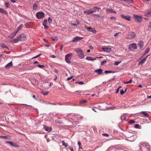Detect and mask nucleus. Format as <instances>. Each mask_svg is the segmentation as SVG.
<instances>
[{
  "mask_svg": "<svg viewBox=\"0 0 151 151\" xmlns=\"http://www.w3.org/2000/svg\"><path fill=\"white\" fill-rule=\"evenodd\" d=\"M72 56L73 54L72 53L68 54L65 56V61L68 64H70L71 63Z\"/></svg>",
  "mask_w": 151,
  "mask_h": 151,
  "instance_id": "nucleus-1",
  "label": "nucleus"
},
{
  "mask_svg": "<svg viewBox=\"0 0 151 151\" xmlns=\"http://www.w3.org/2000/svg\"><path fill=\"white\" fill-rule=\"evenodd\" d=\"M136 36V34L134 32H131L128 33L126 39L129 40H131L134 38Z\"/></svg>",
  "mask_w": 151,
  "mask_h": 151,
  "instance_id": "nucleus-2",
  "label": "nucleus"
},
{
  "mask_svg": "<svg viewBox=\"0 0 151 151\" xmlns=\"http://www.w3.org/2000/svg\"><path fill=\"white\" fill-rule=\"evenodd\" d=\"M75 51L78 54V55L80 58L83 59L84 58V54L83 51L79 49H77L75 50Z\"/></svg>",
  "mask_w": 151,
  "mask_h": 151,
  "instance_id": "nucleus-3",
  "label": "nucleus"
},
{
  "mask_svg": "<svg viewBox=\"0 0 151 151\" xmlns=\"http://www.w3.org/2000/svg\"><path fill=\"white\" fill-rule=\"evenodd\" d=\"M133 17L134 19L137 22L139 23L141 22L142 21V16H139L136 14L133 15Z\"/></svg>",
  "mask_w": 151,
  "mask_h": 151,
  "instance_id": "nucleus-4",
  "label": "nucleus"
},
{
  "mask_svg": "<svg viewBox=\"0 0 151 151\" xmlns=\"http://www.w3.org/2000/svg\"><path fill=\"white\" fill-rule=\"evenodd\" d=\"M36 16L37 18L40 19L44 18L45 14L43 12H39L36 13Z\"/></svg>",
  "mask_w": 151,
  "mask_h": 151,
  "instance_id": "nucleus-5",
  "label": "nucleus"
},
{
  "mask_svg": "<svg viewBox=\"0 0 151 151\" xmlns=\"http://www.w3.org/2000/svg\"><path fill=\"white\" fill-rule=\"evenodd\" d=\"M26 36L24 34H22L18 36L19 41H23L26 40Z\"/></svg>",
  "mask_w": 151,
  "mask_h": 151,
  "instance_id": "nucleus-6",
  "label": "nucleus"
},
{
  "mask_svg": "<svg viewBox=\"0 0 151 151\" xmlns=\"http://www.w3.org/2000/svg\"><path fill=\"white\" fill-rule=\"evenodd\" d=\"M120 17L123 19L127 20L128 21H130L131 20V18L130 17L129 15L126 16H124L123 14L120 15Z\"/></svg>",
  "mask_w": 151,
  "mask_h": 151,
  "instance_id": "nucleus-7",
  "label": "nucleus"
},
{
  "mask_svg": "<svg viewBox=\"0 0 151 151\" xmlns=\"http://www.w3.org/2000/svg\"><path fill=\"white\" fill-rule=\"evenodd\" d=\"M130 50L137 49V45L135 43H133L130 44L129 47Z\"/></svg>",
  "mask_w": 151,
  "mask_h": 151,
  "instance_id": "nucleus-8",
  "label": "nucleus"
},
{
  "mask_svg": "<svg viewBox=\"0 0 151 151\" xmlns=\"http://www.w3.org/2000/svg\"><path fill=\"white\" fill-rule=\"evenodd\" d=\"M83 38L78 36H76L74 37L72 40V41L73 42H77L82 40Z\"/></svg>",
  "mask_w": 151,
  "mask_h": 151,
  "instance_id": "nucleus-9",
  "label": "nucleus"
},
{
  "mask_svg": "<svg viewBox=\"0 0 151 151\" xmlns=\"http://www.w3.org/2000/svg\"><path fill=\"white\" fill-rule=\"evenodd\" d=\"M140 116L142 117H148V115L146 111H142L140 113Z\"/></svg>",
  "mask_w": 151,
  "mask_h": 151,
  "instance_id": "nucleus-10",
  "label": "nucleus"
},
{
  "mask_svg": "<svg viewBox=\"0 0 151 151\" xmlns=\"http://www.w3.org/2000/svg\"><path fill=\"white\" fill-rule=\"evenodd\" d=\"M103 51L109 53L112 51L111 48H108L107 47H104L103 48Z\"/></svg>",
  "mask_w": 151,
  "mask_h": 151,
  "instance_id": "nucleus-11",
  "label": "nucleus"
},
{
  "mask_svg": "<svg viewBox=\"0 0 151 151\" xmlns=\"http://www.w3.org/2000/svg\"><path fill=\"white\" fill-rule=\"evenodd\" d=\"M43 128L45 131H47L50 132L52 130V129L51 127H50L45 125H43Z\"/></svg>",
  "mask_w": 151,
  "mask_h": 151,
  "instance_id": "nucleus-12",
  "label": "nucleus"
},
{
  "mask_svg": "<svg viewBox=\"0 0 151 151\" xmlns=\"http://www.w3.org/2000/svg\"><path fill=\"white\" fill-rule=\"evenodd\" d=\"M103 71V70L101 68H99L95 70V72L97 73L99 75L102 74Z\"/></svg>",
  "mask_w": 151,
  "mask_h": 151,
  "instance_id": "nucleus-13",
  "label": "nucleus"
},
{
  "mask_svg": "<svg viewBox=\"0 0 151 151\" xmlns=\"http://www.w3.org/2000/svg\"><path fill=\"white\" fill-rule=\"evenodd\" d=\"M138 45L139 46L140 49L142 50L144 46V42L142 41H139L138 43Z\"/></svg>",
  "mask_w": 151,
  "mask_h": 151,
  "instance_id": "nucleus-14",
  "label": "nucleus"
},
{
  "mask_svg": "<svg viewBox=\"0 0 151 151\" xmlns=\"http://www.w3.org/2000/svg\"><path fill=\"white\" fill-rule=\"evenodd\" d=\"M144 16L147 17H150L151 16V10L145 14Z\"/></svg>",
  "mask_w": 151,
  "mask_h": 151,
  "instance_id": "nucleus-15",
  "label": "nucleus"
},
{
  "mask_svg": "<svg viewBox=\"0 0 151 151\" xmlns=\"http://www.w3.org/2000/svg\"><path fill=\"white\" fill-rule=\"evenodd\" d=\"M47 23V19H45L44 20V22L42 23L43 25L44 26L45 29H47L48 27L47 26L46 24Z\"/></svg>",
  "mask_w": 151,
  "mask_h": 151,
  "instance_id": "nucleus-16",
  "label": "nucleus"
},
{
  "mask_svg": "<svg viewBox=\"0 0 151 151\" xmlns=\"http://www.w3.org/2000/svg\"><path fill=\"white\" fill-rule=\"evenodd\" d=\"M17 32H14L12 33L11 34L9 35L8 37H10L11 38H13L14 36L17 34Z\"/></svg>",
  "mask_w": 151,
  "mask_h": 151,
  "instance_id": "nucleus-17",
  "label": "nucleus"
},
{
  "mask_svg": "<svg viewBox=\"0 0 151 151\" xmlns=\"http://www.w3.org/2000/svg\"><path fill=\"white\" fill-rule=\"evenodd\" d=\"M12 66H13V65H12V62H11L10 63H8L7 65H6L5 67L6 68H10L11 67H12Z\"/></svg>",
  "mask_w": 151,
  "mask_h": 151,
  "instance_id": "nucleus-18",
  "label": "nucleus"
},
{
  "mask_svg": "<svg viewBox=\"0 0 151 151\" xmlns=\"http://www.w3.org/2000/svg\"><path fill=\"white\" fill-rule=\"evenodd\" d=\"M0 12L6 15L7 14V12L6 11L1 8H0Z\"/></svg>",
  "mask_w": 151,
  "mask_h": 151,
  "instance_id": "nucleus-19",
  "label": "nucleus"
},
{
  "mask_svg": "<svg viewBox=\"0 0 151 151\" xmlns=\"http://www.w3.org/2000/svg\"><path fill=\"white\" fill-rule=\"evenodd\" d=\"M23 27V25L22 24H20L18 27L16 31L17 32H18Z\"/></svg>",
  "mask_w": 151,
  "mask_h": 151,
  "instance_id": "nucleus-20",
  "label": "nucleus"
},
{
  "mask_svg": "<svg viewBox=\"0 0 151 151\" xmlns=\"http://www.w3.org/2000/svg\"><path fill=\"white\" fill-rule=\"evenodd\" d=\"M121 120L123 121H126V116L125 115H123L121 116Z\"/></svg>",
  "mask_w": 151,
  "mask_h": 151,
  "instance_id": "nucleus-21",
  "label": "nucleus"
},
{
  "mask_svg": "<svg viewBox=\"0 0 151 151\" xmlns=\"http://www.w3.org/2000/svg\"><path fill=\"white\" fill-rule=\"evenodd\" d=\"M6 143L7 144H9L12 146H15V145L14 144V143L13 142L7 141L6 142Z\"/></svg>",
  "mask_w": 151,
  "mask_h": 151,
  "instance_id": "nucleus-22",
  "label": "nucleus"
},
{
  "mask_svg": "<svg viewBox=\"0 0 151 151\" xmlns=\"http://www.w3.org/2000/svg\"><path fill=\"white\" fill-rule=\"evenodd\" d=\"M19 41V40L18 36L17 38L14 39L13 40L12 42L13 43H16L17 42Z\"/></svg>",
  "mask_w": 151,
  "mask_h": 151,
  "instance_id": "nucleus-23",
  "label": "nucleus"
},
{
  "mask_svg": "<svg viewBox=\"0 0 151 151\" xmlns=\"http://www.w3.org/2000/svg\"><path fill=\"white\" fill-rule=\"evenodd\" d=\"M1 46L3 48H6L9 49L8 47L4 44H1Z\"/></svg>",
  "mask_w": 151,
  "mask_h": 151,
  "instance_id": "nucleus-24",
  "label": "nucleus"
},
{
  "mask_svg": "<svg viewBox=\"0 0 151 151\" xmlns=\"http://www.w3.org/2000/svg\"><path fill=\"white\" fill-rule=\"evenodd\" d=\"M150 50V48L149 47L147 48L145 50V53H144V55H145L147 54Z\"/></svg>",
  "mask_w": 151,
  "mask_h": 151,
  "instance_id": "nucleus-25",
  "label": "nucleus"
},
{
  "mask_svg": "<svg viewBox=\"0 0 151 151\" xmlns=\"http://www.w3.org/2000/svg\"><path fill=\"white\" fill-rule=\"evenodd\" d=\"M62 143L63 145L65 147H67L68 146V144L67 143H65L64 140H62Z\"/></svg>",
  "mask_w": 151,
  "mask_h": 151,
  "instance_id": "nucleus-26",
  "label": "nucleus"
},
{
  "mask_svg": "<svg viewBox=\"0 0 151 151\" xmlns=\"http://www.w3.org/2000/svg\"><path fill=\"white\" fill-rule=\"evenodd\" d=\"M8 136H0V138L2 139H8L9 138Z\"/></svg>",
  "mask_w": 151,
  "mask_h": 151,
  "instance_id": "nucleus-27",
  "label": "nucleus"
},
{
  "mask_svg": "<svg viewBox=\"0 0 151 151\" xmlns=\"http://www.w3.org/2000/svg\"><path fill=\"white\" fill-rule=\"evenodd\" d=\"M86 29L89 32H92L93 33H94V31L93 30V29L91 27H86Z\"/></svg>",
  "mask_w": 151,
  "mask_h": 151,
  "instance_id": "nucleus-28",
  "label": "nucleus"
},
{
  "mask_svg": "<svg viewBox=\"0 0 151 151\" xmlns=\"http://www.w3.org/2000/svg\"><path fill=\"white\" fill-rule=\"evenodd\" d=\"M127 89H125V90L124 91L123 89L121 90L120 91V93L121 95H123L126 91Z\"/></svg>",
  "mask_w": 151,
  "mask_h": 151,
  "instance_id": "nucleus-29",
  "label": "nucleus"
},
{
  "mask_svg": "<svg viewBox=\"0 0 151 151\" xmlns=\"http://www.w3.org/2000/svg\"><path fill=\"white\" fill-rule=\"evenodd\" d=\"M41 93L44 95H47L49 93V92H48L45 91H42L41 92Z\"/></svg>",
  "mask_w": 151,
  "mask_h": 151,
  "instance_id": "nucleus-30",
  "label": "nucleus"
},
{
  "mask_svg": "<svg viewBox=\"0 0 151 151\" xmlns=\"http://www.w3.org/2000/svg\"><path fill=\"white\" fill-rule=\"evenodd\" d=\"M86 59L89 60L93 61L94 60V59L92 58H91L89 57H86Z\"/></svg>",
  "mask_w": 151,
  "mask_h": 151,
  "instance_id": "nucleus-31",
  "label": "nucleus"
},
{
  "mask_svg": "<svg viewBox=\"0 0 151 151\" xmlns=\"http://www.w3.org/2000/svg\"><path fill=\"white\" fill-rule=\"evenodd\" d=\"M52 40L54 42H56L58 40V38L57 37H55L54 38H52Z\"/></svg>",
  "mask_w": 151,
  "mask_h": 151,
  "instance_id": "nucleus-32",
  "label": "nucleus"
},
{
  "mask_svg": "<svg viewBox=\"0 0 151 151\" xmlns=\"http://www.w3.org/2000/svg\"><path fill=\"white\" fill-rule=\"evenodd\" d=\"M146 60L143 58L139 62V64L140 65L144 63Z\"/></svg>",
  "mask_w": 151,
  "mask_h": 151,
  "instance_id": "nucleus-33",
  "label": "nucleus"
},
{
  "mask_svg": "<svg viewBox=\"0 0 151 151\" xmlns=\"http://www.w3.org/2000/svg\"><path fill=\"white\" fill-rule=\"evenodd\" d=\"M106 74V73H114V72L111 71H109V70H105L104 72Z\"/></svg>",
  "mask_w": 151,
  "mask_h": 151,
  "instance_id": "nucleus-34",
  "label": "nucleus"
},
{
  "mask_svg": "<svg viewBox=\"0 0 151 151\" xmlns=\"http://www.w3.org/2000/svg\"><path fill=\"white\" fill-rule=\"evenodd\" d=\"M37 5L35 4L33 5V9L36 10L37 9Z\"/></svg>",
  "mask_w": 151,
  "mask_h": 151,
  "instance_id": "nucleus-35",
  "label": "nucleus"
},
{
  "mask_svg": "<svg viewBox=\"0 0 151 151\" xmlns=\"http://www.w3.org/2000/svg\"><path fill=\"white\" fill-rule=\"evenodd\" d=\"M135 122L133 120H131L129 122V124L130 125L132 124L133 123Z\"/></svg>",
  "mask_w": 151,
  "mask_h": 151,
  "instance_id": "nucleus-36",
  "label": "nucleus"
},
{
  "mask_svg": "<svg viewBox=\"0 0 151 151\" xmlns=\"http://www.w3.org/2000/svg\"><path fill=\"white\" fill-rule=\"evenodd\" d=\"M5 5L6 8H8L9 7V2L5 3Z\"/></svg>",
  "mask_w": 151,
  "mask_h": 151,
  "instance_id": "nucleus-37",
  "label": "nucleus"
},
{
  "mask_svg": "<svg viewBox=\"0 0 151 151\" xmlns=\"http://www.w3.org/2000/svg\"><path fill=\"white\" fill-rule=\"evenodd\" d=\"M37 66L39 68H43L45 67V66L44 65H37Z\"/></svg>",
  "mask_w": 151,
  "mask_h": 151,
  "instance_id": "nucleus-38",
  "label": "nucleus"
},
{
  "mask_svg": "<svg viewBox=\"0 0 151 151\" xmlns=\"http://www.w3.org/2000/svg\"><path fill=\"white\" fill-rule=\"evenodd\" d=\"M140 126L138 124H136L135 125L134 127L136 128L139 129Z\"/></svg>",
  "mask_w": 151,
  "mask_h": 151,
  "instance_id": "nucleus-39",
  "label": "nucleus"
},
{
  "mask_svg": "<svg viewBox=\"0 0 151 151\" xmlns=\"http://www.w3.org/2000/svg\"><path fill=\"white\" fill-rule=\"evenodd\" d=\"M121 63V62L116 61L114 62V65H118Z\"/></svg>",
  "mask_w": 151,
  "mask_h": 151,
  "instance_id": "nucleus-40",
  "label": "nucleus"
},
{
  "mask_svg": "<svg viewBox=\"0 0 151 151\" xmlns=\"http://www.w3.org/2000/svg\"><path fill=\"white\" fill-rule=\"evenodd\" d=\"M48 22L49 23H51L52 22V19L50 17H49L48 19Z\"/></svg>",
  "mask_w": 151,
  "mask_h": 151,
  "instance_id": "nucleus-41",
  "label": "nucleus"
},
{
  "mask_svg": "<svg viewBox=\"0 0 151 151\" xmlns=\"http://www.w3.org/2000/svg\"><path fill=\"white\" fill-rule=\"evenodd\" d=\"M86 101V100H82L80 101V103L81 104H84Z\"/></svg>",
  "mask_w": 151,
  "mask_h": 151,
  "instance_id": "nucleus-42",
  "label": "nucleus"
},
{
  "mask_svg": "<svg viewBox=\"0 0 151 151\" xmlns=\"http://www.w3.org/2000/svg\"><path fill=\"white\" fill-rule=\"evenodd\" d=\"M110 12H111V13H115V14H116V12L115 11H114L113 9H110Z\"/></svg>",
  "mask_w": 151,
  "mask_h": 151,
  "instance_id": "nucleus-43",
  "label": "nucleus"
},
{
  "mask_svg": "<svg viewBox=\"0 0 151 151\" xmlns=\"http://www.w3.org/2000/svg\"><path fill=\"white\" fill-rule=\"evenodd\" d=\"M101 9L100 8L95 7V11L96 10L99 11Z\"/></svg>",
  "mask_w": 151,
  "mask_h": 151,
  "instance_id": "nucleus-44",
  "label": "nucleus"
},
{
  "mask_svg": "<svg viewBox=\"0 0 151 151\" xmlns=\"http://www.w3.org/2000/svg\"><path fill=\"white\" fill-rule=\"evenodd\" d=\"M111 19L112 20H116V19L115 17L113 16V17H111Z\"/></svg>",
  "mask_w": 151,
  "mask_h": 151,
  "instance_id": "nucleus-45",
  "label": "nucleus"
},
{
  "mask_svg": "<svg viewBox=\"0 0 151 151\" xmlns=\"http://www.w3.org/2000/svg\"><path fill=\"white\" fill-rule=\"evenodd\" d=\"M106 62H107L106 61V60H104L102 62H101V65H103L105 63H106Z\"/></svg>",
  "mask_w": 151,
  "mask_h": 151,
  "instance_id": "nucleus-46",
  "label": "nucleus"
},
{
  "mask_svg": "<svg viewBox=\"0 0 151 151\" xmlns=\"http://www.w3.org/2000/svg\"><path fill=\"white\" fill-rule=\"evenodd\" d=\"M102 134L103 135H104V136L107 137H108L109 136V134Z\"/></svg>",
  "mask_w": 151,
  "mask_h": 151,
  "instance_id": "nucleus-47",
  "label": "nucleus"
},
{
  "mask_svg": "<svg viewBox=\"0 0 151 151\" xmlns=\"http://www.w3.org/2000/svg\"><path fill=\"white\" fill-rule=\"evenodd\" d=\"M148 27L149 28H151V22H150Z\"/></svg>",
  "mask_w": 151,
  "mask_h": 151,
  "instance_id": "nucleus-48",
  "label": "nucleus"
},
{
  "mask_svg": "<svg viewBox=\"0 0 151 151\" xmlns=\"http://www.w3.org/2000/svg\"><path fill=\"white\" fill-rule=\"evenodd\" d=\"M102 58V57H101H101H95V60H96L97 59H98V58Z\"/></svg>",
  "mask_w": 151,
  "mask_h": 151,
  "instance_id": "nucleus-49",
  "label": "nucleus"
},
{
  "mask_svg": "<svg viewBox=\"0 0 151 151\" xmlns=\"http://www.w3.org/2000/svg\"><path fill=\"white\" fill-rule=\"evenodd\" d=\"M78 83L79 84H83L84 83L82 81H80L78 82Z\"/></svg>",
  "mask_w": 151,
  "mask_h": 151,
  "instance_id": "nucleus-50",
  "label": "nucleus"
},
{
  "mask_svg": "<svg viewBox=\"0 0 151 151\" xmlns=\"http://www.w3.org/2000/svg\"><path fill=\"white\" fill-rule=\"evenodd\" d=\"M132 82V80L131 79L129 81L127 82V84L131 83Z\"/></svg>",
  "mask_w": 151,
  "mask_h": 151,
  "instance_id": "nucleus-51",
  "label": "nucleus"
},
{
  "mask_svg": "<svg viewBox=\"0 0 151 151\" xmlns=\"http://www.w3.org/2000/svg\"><path fill=\"white\" fill-rule=\"evenodd\" d=\"M63 45H62L61 46V47H60V49L61 51H62L63 48Z\"/></svg>",
  "mask_w": 151,
  "mask_h": 151,
  "instance_id": "nucleus-52",
  "label": "nucleus"
},
{
  "mask_svg": "<svg viewBox=\"0 0 151 151\" xmlns=\"http://www.w3.org/2000/svg\"><path fill=\"white\" fill-rule=\"evenodd\" d=\"M149 55H147V56L143 58L146 60L147 57L149 56Z\"/></svg>",
  "mask_w": 151,
  "mask_h": 151,
  "instance_id": "nucleus-53",
  "label": "nucleus"
},
{
  "mask_svg": "<svg viewBox=\"0 0 151 151\" xmlns=\"http://www.w3.org/2000/svg\"><path fill=\"white\" fill-rule=\"evenodd\" d=\"M120 33V32H118V33H116V34L114 35V36L115 37H116V36L118 35V34H119Z\"/></svg>",
  "mask_w": 151,
  "mask_h": 151,
  "instance_id": "nucleus-54",
  "label": "nucleus"
},
{
  "mask_svg": "<svg viewBox=\"0 0 151 151\" xmlns=\"http://www.w3.org/2000/svg\"><path fill=\"white\" fill-rule=\"evenodd\" d=\"M73 78V77H71L70 78H68L67 80L68 81L70 80V79H72Z\"/></svg>",
  "mask_w": 151,
  "mask_h": 151,
  "instance_id": "nucleus-55",
  "label": "nucleus"
},
{
  "mask_svg": "<svg viewBox=\"0 0 151 151\" xmlns=\"http://www.w3.org/2000/svg\"><path fill=\"white\" fill-rule=\"evenodd\" d=\"M116 90V93H118V92L119 91V88H117Z\"/></svg>",
  "mask_w": 151,
  "mask_h": 151,
  "instance_id": "nucleus-56",
  "label": "nucleus"
},
{
  "mask_svg": "<svg viewBox=\"0 0 151 151\" xmlns=\"http://www.w3.org/2000/svg\"><path fill=\"white\" fill-rule=\"evenodd\" d=\"M33 97L36 100H37V99L35 97V95H33Z\"/></svg>",
  "mask_w": 151,
  "mask_h": 151,
  "instance_id": "nucleus-57",
  "label": "nucleus"
},
{
  "mask_svg": "<svg viewBox=\"0 0 151 151\" xmlns=\"http://www.w3.org/2000/svg\"><path fill=\"white\" fill-rule=\"evenodd\" d=\"M78 145L79 146H80L81 145V143L79 141H78Z\"/></svg>",
  "mask_w": 151,
  "mask_h": 151,
  "instance_id": "nucleus-58",
  "label": "nucleus"
},
{
  "mask_svg": "<svg viewBox=\"0 0 151 151\" xmlns=\"http://www.w3.org/2000/svg\"><path fill=\"white\" fill-rule=\"evenodd\" d=\"M54 71H55V73H58V70L57 69H55V70H54Z\"/></svg>",
  "mask_w": 151,
  "mask_h": 151,
  "instance_id": "nucleus-59",
  "label": "nucleus"
},
{
  "mask_svg": "<svg viewBox=\"0 0 151 151\" xmlns=\"http://www.w3.org/2000/svg\"><path fill=\"white\" fill-rule=\"evenodd\" d=\"M92 12H93V11H90V12L88 11L87 12V13L88 14H91V13H92Z\"/></svg>",
  "mask_w": 151,
  "mask_h": 151,
  "instance_id": "nucleus-60",
  "label": "nucleus"
},
{
  "mask_svg": "<svg viewBox=\"0 0 151 151\" xmlns=\"http://www.w3.org/2000/svg\"><path fill=\"white\" fill-rule=\"evenodd\" d=\"M11 1L13 3H14L15 2V1L14 0H11Z\"/></svg>",
  "mask_w": 151,
  "mask_h": 151,
  "instance_id": "nucleus-61",
  "label": "nucleus"
},
{
  "mask_svg": "<svg viewBox=\"0 0 151 151\" xmlns=\"http://www.w3.org/2000/svg\"><path fill=\"white\" fill-rule=\"evenodd\" d=\"M72 24L74 26H76L77 25V24Z\"/></svg>",
  "mask_w": 151,
  "mask_h": 151,
  "instance_id": "nucleus-62",
  "label": "nucleus"
},
{
  "mask_svg": "<svg viewBox=\"0 0 151 151\" xmlns=\"http://www.w3.org/2000/svg\"><path fill=\"white\" fill-rule=\"evenodd\" d=\"M123 83L124 84H127V82H126V81H124Z\"/></svg>",
  "mask_w": 151,
  "mask_h": 151,
  "instance_id": "nucleus-63",
  "label": "nucleus"
},
{
  "mask_svg": "<svg viewBox=\"0 0 151 151\" xmlns=\"http://www.w3.org/2000/svg\"><path fill=\"white\" fill-rule=\"evenodd\" d=\"M147 97L148 98H151V95L150 96H147Z\"/></svg>",
  "mask_w": 151,
  "mask_h": 151,
  "instance_id": "nucleus-64",
  "label": "nucleus"
}]
</instances>
